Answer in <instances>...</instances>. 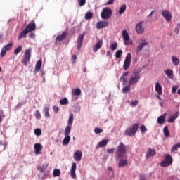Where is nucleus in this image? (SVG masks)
<instances>
[{
    "instance_id": "1",
    "label": "nucleus",
    "mask_w": 180,
    "mask_h": 180,
    "mask_svg": "<svg viewBox=\"0 0 180 180\" xmlns=\"http://www.w3.org/2000/svg\"><path fill=\"white\" fill-rule=\"evenodd\" d=\"M127 153V149H126V145L121 142L119 146L117 147V156L118 158H123V157L126 156Z\"/></svg>"
},
{
    "instance_id": "2",
    "label": "nucleus",
    "mask_w": 180,
    "mask_h": 180,
    "mask_svg": "<svg viewBox=\"0 0 180 180\" xmlns=\"http://www.w3.org/2000/svg\"><path fill=\"white\" fill-rule=\"evenodd\" d=\"M138 131L139 124H134L126 129L124 135L133 137L134 136H136V133H137Z\"/></svg>"
},
{
    "instance_id": "3",
    "label": "nucleus",
    "mask_w": 180,
    "mask_h": 180,
    "mask_svg": "<svg viewBox=\"0 0 180 180\" xmlns=\"http://www.w3.org/2000/svg\"><path fill=\"white\" fill-rule=\"evenodd\" d=\"M112 8H104L101 11V16L104 20L110 19L112 18Z\"/></svg>"
},
{
    "instance_id": "4",
    "label": "nucleus",
    "mask_w": 180,
    "mask_h": 180,
    "mask_svg": "<svg viewBox=\"0 0 180 180\" xmlns=\"http://www.w3.org/2000/svg\"><path fill=\"white\" fill-rule=\"evenodd\" d=\"M171 164H172V156H171L169 154H167L165 157V160L160 162V166L163 167L164 168H167V167H169Z\"/></svg>"
},
{
    "instance_id": "5",
    "label": "nucleus",
    "mask_w": 180,
    "mask_h": 180,
    "mask_svg": "<svg viewBox=\"0 0 180 180\" xmlns=\"http://www.w3.org/2000/svg\"><path fill=\"white\" fill-rule=\"evenodd\" d=\"M134 76H132L129 80V85L131 86V85H136L141 76L139 74V72H134Z\"/></svg>"
},
{
    "instance_id": "6",
    "label": "nucleus",
    "mask_w": 180,
    "mask_h": 180,
    "mask_svg": "<svg viewBox=\"0 0 180 180\" xmlns=\"http://www.w3.org/2000/svg\"><path fill=\"white\" fill-rule=\"evenodd\" d=\"M30 57H32V48H29L25 51L22 60V64H24V65H27V63L30 61Z\"/></svg>"
},
{
    "instance_id": "7",
    "label": "nucleus",
    "mask_w": 180,
    "mask_h": 180,
    "mask_svg": "<svg viewBox=\"0 0 180 180\" xmlns=\"http://www.w3.org/2000/svg\"><path fill=\"white\" fill-rule=\"evenodd\" d=\"M131 63V53H127L123 65V68L124 71H127V70H129V68H130Z\"/></svg>"
},
{
    "instance_id": "8",
    "label": "nucleus",
    "mask_w": 180,
    "mask_h": 180,
    "mask_svg": "<svg viewBox=\"0 0 180 180\" xmlns=\"http://www.w3.org/2000/svg\"><path fill=\"white\" fill-rule=\"evenodd\" d=\"M13 47V44L12 42H10L9 44L5 45L1 51V57H5V55L6 54V51L8 50H11Z\"/></svg>"
},
{
    "instance_id": "9",
    "label": "nucleus",
    "mask_w": 180,
    "mask_h": 180,
    "mask_svg": "<svg viewBox=\"0 0 180 180\" xmlns=\"http://www.w3.org/2000/svg\"><path fill=\"white\" fill-rule=\"evenodd\" d=\"M162 16L165 18L167 22H171V19H172V14H171V12L168 10H162Z\"/></svg>"
},
{
    "instance_id": "10",
    "label": "nucleus",
    "mask_w": 180,
    "mask_h": 180,
    "mask_svg": "<svg viewBox=\"0 0 180 180\" xmlns=\"http://www.w3.org/2000/svg\"><path fill=\"white\" fill-rule=\"evenodd\" d=\"M122 34L123 37L125 46L130 45V43L129 42L130 41V37L129 36V33L127 32V30H123Z\"/></svg>"
},
{
    "instance_id": "11",
    "label": "nucleus",
    "mask_w": 180,
    "mask_h": 180,
    "mask_svg": "<svg viewBox=\"0 0 180 180\" xmlns=\"http://www.w3.org/2000/svg\"><path fill=\"white\" fill-rule=\"evenodd\" d=\"M25 30L27 31L28 33L30 32H33L36 30V22L34 20H32L25 27Z\"/></svg>"
},
{
    "instance_id": "12",
    "label": "nucleus",
    "mask_w": 180,
    "mask_h": 180,
    "mask_svg": "<svg viewBox=\"0 0 180 180\" xmlns=\"http://www.w3.org/2000/svg\"><path fill=\"white\" fill-rule=\"evenodd\" d=\"M136 32L138 34H143L144 33V27H143V21L138 22L136 25Z\"/></svg>"
},
{
    "instance_id": "13",
    "label": "nucleus",
    "mask_w": 180,
    "mask_h": 180,
    "mask_svg": "<svg viewBox=\"0 0 180 180\" xmlns=\"http://www.w3.org/2000/svg\"><path fill=\"white\" fill-rule=\"evenodd\" d=\"M109 26V22L108 21H98L96 22V29H103V27H108Z\"/></svg>"
},
{
    "instance_id": "14",
    "label": "nucleus",
    "mask_w": 180,
    "mask_h": 180,
    "mask_svg": "<svg viewBox=\"0 0 180 180\" xmlns=\"http://www.w3.org/2000/svg\"><path fill=\"white\" fill-rule=\"evenodd\" d=\"M74 160L77 162H79L82 160V151L78 150L74 154Z\"/></svg>"
},
{
    "instance_id": "15",
    "label": "nucleus",
    "mask_w": 180,
    "mask_h": 180,
    "mask_svg": "<svg viewBox=\"0 0 180 180\" xmlns=\"http://www.w3.org/2000/svg\"><path fill=\"white\" fill-rule=\"evenodd\" d=\"M75 171H77V163L73 162L70 169V176L73 179H75V178H77V174H75Z\"/></svg>"
},
{
    "instance_id": "16",
    "label": "nucleus",
    "mask_w": 180,
    "mask_h": 180,
    "mask_svg": "<svg viewBox=\"0 0 180 180\" xmlns=\"http://www.w3.org/2000/svg\"><path fill=\"white\" fill-rule=\"evenodd\" d=\"M146 46H148V42L146 40H142L140 45L138 46L137 49H136V53H140L141 51H143V49Z\"/></svg>"
},
{
    "instance_id": "17",
    "label": "nucleus",
    "mask_w": 180,
    "mask_h": 180,
    "mask_svg": "<svg viewBox=\"0 0 180 180\" xmlns=\"http://www.w3.org/2000/svg\"><path fill=\"white\" fill-rule=\"evenodd\" d=\"M84 37H85V35H84V34L79 35L78 39H77V50H79V49H81V46H82V41H84Z\"/></svg>"
},
{
    "instance_id": "18",
    "label": "nucleus",
    "mask_w": 180,
    "mask_h": 180,
    "mask_svg": "<svg viewBox=\"0 0 180 180\" xmlns=\"http://www.w3.org/2000/svg\"><path fill=\"white\" fill-rule=\"evenodd\" d=\"M34 150L35 154H41V150H43V146L40 143H35L34 146Z\"/></svg>"
},
{
    "instance_id": "19",
    "label": "nucleus",
    "mask_w": 180,
    "mask_h": 180,
    "mask_svg": "<svg viewBox=\"0 0 180 180\" xmlns=\"http://www.w3.org/2000/svg\"><path fill=\"white\" fill-rule=\"evenodd\" d=\"M155 90L158 95H162V86L160 82H156Z\"/></svg>"
},
{
    "instance_id": "20",
    "label": "nucleus",
    "mask_w": 180,
    "mask_h": 180,
    "mask_svg": "<svg viewBox=\"0 0 180 180\" xmlns=\"http://www.w3.org/2000/svg\"><path fill=\"white\" fill-rule=\"evenodd\" d=\"M103 41L102 40H99L94 46H93V51L94 53H96V51H98L99 49L102 47Z\"/></svg>"
},
{
    "instance_id": "21",
    "label": "nucleus",
    "mask_w": 180,
    "mask_h": 180,
    "mask_svg": "<svg viewBox=\"0 0 180 180\" xmlns=\"http://www.w3.org/2000/svg\"><path fill=\"white\" fill-rule=\"evenodd\" d=\"M67 36H68V32L67 31L63 32L61 35H58L56 37V41H63Z\"/></svg>"
},
{
    "instance_id": "22",
    "label": "nucleus",
    "mask_w": 180,
    "mask_h": 180,
    "mask_svg": "<svg viewBox=\"0 0 180 180\" xmlns=\"http://www.w3.org/2000/svg\"><path fill=\"white\" fill-rule=\"evenodd\" d=\"M167 117V112H165L163 115H160L158 118V123L159 124H162L165 122V118Z\"/></svg>"
},
{
    "instance_id": "23",
    "label": "nucleus",
    "mask_w": 180,
    "mask_h": 180,
    "mask_svg": "<svg viewBox=\"0 0 180 180\" xmlns=\"http://www.w3.org/2000/svg\"><path fill=\"white\" fill-rule=\"evenodd\" d=\"M165 74L167 75V78L172 79L174 78V71L171 69H167L165 70Z\"/></svg>"
},
{
    "instance_id": "24",
    "label": "nucleus",
    "mask_w": 180,
    "mask_h": 180,
    "mask_svg": "<svg viewBox=\"0 0 180 180\" xmlns=\"http://www.w3.org/2000/svg\"><path fill=\"white\" fill-rule=\"evenodd\" d=\"M29 32L25 29L22 32H21L18 37V40H22V39H25L26 36H27V34Z\"/></svg>"
},
{
    "instance_id": "25",
    "label": "nucleus",
    "mask_w": 180,
    "mask_h": 180,
    "mask_svg": "<svg viewBox=\"0 0 180 180\" xmlns=\"http://www.w3.org/2000/svg\"><path fill=\"white\" fill-rule=\"evenodd\" d=\"M43 64V60H39L37 61L36 65H35V69L34 72H39L40 71V69L41 68V65Z\"/></svg>"
},
{
    "instance_id": "26",
    "label": "nucleus",
    "mask_w": 180,
    "mask_h": 180,
    "mask_svg": "<svg viewBox=\"0 0 180 180\" xmlns=\"http://www.w3.org/2000/svg\"><path fill=\"white\" fill-rule=\"evenodd\" d=\"M127 164H128L127 160L122 158V159H120V160L118 163V167L122 168V167L127 165Z\"/></svg>"
},
{
    "instance_id": "27",
    "label": "nucleus",
    "mask_w": 180,
    "mask_h": 180,
    "mask_svg": "<svg viewBox=\"0 0 180 180\" xmlns=\"http://www.w3.org/2000/svg\"><path fill=\"white\" fill-rule=\"evenodd\" d=\"M108 143H109V140L108 139L102 140L98 143V147L101 148H102V147H106V146H108Z\"/></svg>"
},
{
    "instance_id": "28",
    "label": "nucleus",
    "mask_w": 180,
    "mask_h": 180,
    "mask_svg": "<svg viewBox=\"0 0 180 180\" xmlns=\"http://www.w3.org/2000/svg\"><path fill=\"white\" fill-rule=\"evenodd\" d=\"M155 155V150L154 149H148L146 152V157L150 158V157H154Z\"/></svg>"
},
{
    "instance_id": "29",
    "label": "nucleus",
    "mask_w": 180,
    "mask_h": 180,
    "mask_svg": "<svg viewBox=\"0 0 180 180\" xmlns=\"http://www.w3.org/2000/svg\"><path fill=\"white\" fill-rule=\"evenodd\" d=\"M49 110H50V108L49 107H45L43 110V112L44 113V116L46 119H49L51 116Z\"/></svg>"
},
{
    "instance_id": "30",
    "label": "nucleus",
    "mask_w": 180,
    "mask_h": 180,
    "mask_svg": "<svg viewBox=\"0 0 180 180\" xmlns=\"http://www.w3.org/2000/svg\"><path fill=\"white\" fill-rule=\"evenodd\" d=\"M172 61L173 63V65H174L175 66L179 65V64H180L179 58H178L175 56H172Z\"/></svg>"
},
{
    "instance_id": "31",
    "label": "nucleus",
    "mask_w": 180,
    "mask_h": 180,
    "mask_svg": "<svg viewBox=\"0 0 180 180\" xmlns=\"http://www.w3.org/2000/svg\"><path fill=\"white\" fill-rule=\"evenodd\" d=\"M72 95H74V96H79V95H81V89L79 88L73 89L72 91Z\"/></svg>"
},
{
    "instance_id": "32",
    "label": "nucleus",
    "mask_w": 180,
    "mask_h": 180,
    "mask_svg": "<svg viewBox=\"0 0 180 180\" xmlns=\"http://www.w3.org/2000/svg\"><path fill=\"white\" fill-rule=\"evenodd\" d=\"M127 8V6L126 4H123L120 7L119 13L120 15H122V13H124L126 12V9Z\"/></svg>"
},
{
    "instance_id": "33",
    "label": "nucleus",
    "mask_w": 180,
    "mask_h": 180,
    "mask_svg": "<svg viewBox=\"0 0 180 180\" xmlns=\"http://www.w3.org/2000/svg\"><path fill=\"white\" fill-rule=\"evenodd\" d=\"M65 137L63 139V144L65 146H67L69 144L70 141H71V136H68V135H65Z\"/></svg>"
},
{
    "instance_id": "34",
    "label": "nucleus",
    "mask_w": 180,
    "mask_h": 180,
    "mask_svg": "<svg viewBox=\"0 0 180 180\" xmlns=\"http://www.w3.org/2000/svg\"><path fill=\"white\" fill-rule=\"evenodd\" d=\"M93 18H94V13L92 12H88L85 15V19L86 20H91V19H92Z\"/></svg>"
},
{
    "instance_id": "35",
    "label": "nucleus",
    "mask_w": 180,
    "mask_h": 180,
    "mask_svg": "<svg viewBox=\"0 0 180 180\" xmlns=\"http://www.w3.org/2000/svg\"><path fill=\"white\" fill-rule=\"evenodd\" d=\"M72 122H74V114L70 113L69 115L68 124H69V126H71L72 124Z\"/></svg>"
},
{
    "instance_id": "36",
    "label": "nucleus",
    "mask_w": 180,
    "mask_h": 180,
    "mask_svg": "<svg viewBox=\"0 0 180 180\" xmlns=\"http://www.w3.org/2000/svg\"><path fill=\"white\" fill-rule=\"evenodd\" d=\"M23 49V46L22 45L18 46L15 50H14V54L15 56H18L20 51H22V49Z\"/></svg>"
},
{
    "instance_id": "37",
    "label": "nucleus",
    "mask_w": 180,
    "mask_h": 180,
    "mask_svg": "<svg viewBox=\"0 0 180 180\" xmlns=\"http://www.w3.org/2000/svg\"><path fill=\"white\" fill-rule=\"evenodd\" d=\"M163 133L165 137H169V131L168 130V127L165 126L163 129Z\"/></svg>"
},
{
    "instance_id": "38",
    "label": "nucleus",
    "mask_w": 180,
    "mask_h": 180,
    "mask_svg": "<svg viewBox=\"0 0 180 180\" xmlns=\"http://www.w3.org/2000/svg\"><path fill=\"white\" fill-rule=\"evenodd\" d=\"M70 133H71V127L68 125L65 129V136H70Z\"/></svg>"
},
{
    "instance_id": "39",
    "label": "nucleus",
    "mask_w": 180,
    "mask_h": 180,
    "mask_svg": "<svg viewBox=\"0 0 180 180\" xmlns=\"http://www.w3.org/2000/svg\"><path fill=\"white\" fill-rule=\"evenodd\" d=\"M60 174H61V171H60V169H55L53 170V176H54V177L58 176Z\"/></svg>"
},
{
    "instance_id": "40",
    "label": "nucleus",
    "mask_w": 180,
    "mask_h": 180,
    "mask_svg": "<svg viewBox=\"0 0 180 180\" xmlns=\"http://www.w3.org/2000/svg\"><path fill=\"white\" fill-rule=\"evenodd\" d=\"M130 91V85L128 84L127 86L122 88V93L127 94Z\"/></svg>"
},
{
    "instance_id": "41",
    "label": "nucleus",
    "mask_w": 180,
    "mask_h": 180,
    "mask_svg": "<svg viewBox=\"0 0 180 180\" xmlns=\"http://www.w3.org/2000/svg\"><path fill=\"white\" fill-rule=\"evenodd\" d=\"M178 148H180V143H176L172 148L171 149L172 153H174V151H176Z\"/></svg>"
},
{
    "instance_id": "42",
    "label": "nucleus",
    "mask_w": 180,
    "mask_h": 180,
    "mask_svg": "<svg viewBox=\"0 0 180 180\" xmlns=\"http://www.w3.org/2000/svg\"><path fill=\"white\" fill-rule=\"evenodd\" d=\"M60 105H68V98H64L60 100Z\"/></svg>"
},
{
    "instance_id": "43",
    "label": "nucleus",
    "mask_w": 180,
    "mask_h": 180,
    "mask_svg": "<svg viewBox=\"0 0 180 180\" xmlns=\"http://www.w3.org/2000/svg\"><path fill=\"white\" fill-rule=\"evenodd\" d=\"M123 54V51L122 50H118L116 53H115V57L116 58H120L122 57V55Z\"/></svg>"
},
{
    "instance_id": "44",
    "label": "nucleus",
    "mask_w": 180,
    "mask_h": 180,
    "mask_svg": "<svg viewBox=\"0 0 180 180\" xmlns=\"http://www.w3.org/2000/svg\"><path fill=\"white\" fill-rule=\"evenodd\" d=\"M94 133H96V134H101V133H103V129L98 127L95 128Z\"/></svg>"
},
{
    "instance_id": "45",
    "label": "nucleus",
    "mask_w": 180,
    "mask_h": 180,
    "mask_svg": "<svg viewBox=\"0 0 180 180\" xmlns=\"http://www.w3.org/2000/svg\"><path fill=\"white\" fill-rule=\"evenodd\" d=\"M79 6H84L86 4V0H78Z\"/></svg>"
},
{
    "instance_id": "46",
    "label": "nucleus",
    "mask_w": 180,
    "mask_h": 180,
    "mask_svg": "<svg viewBox=\"0 0 180 180\" xmlns=\"http://www.w3.org/2000/svg\"><path fill=\"white\" fill-rule=\"evenodd\" d=\"M179 86L178 85L174 86L172 89V94H176V91L178 90Z\"/></svg>"
},
{
    "instance_id": "47",
    "label": "nucleus",
    "mask_w": 180,
    "mask_h": 180,
    "mask_svg": "<svg viewBox=\"0 0 180 180\" xmlns=\"http://www.w3.org/2000/svg\"><path fill=\"white\" fill-rule=\"evenodd\" d=\"M140 130H141V133L144 134V133H146V131H147V128L146 127V126L141 125L140 127Z\"/></svg>"
},
{
    "instance_id": "48",
    "label": "nucleus",
    "mask_w": 180,
    "mask_h": 180,
    "mask_svg": "<svg viewBox=\"0 0 180 180\" xmlns=\"http://www.w3.org/2000/svg\"><path fill=\"white\" fill-rule=\"evenodd\" d=\"M139 105V101L135 100L131 102L130 105L132 107L137 106Z\"/></svg>"
},
{
    "instance_id": "49",
    "label": "nucleus",
    "mask_w": 180,
    "mask_h": 180,
    "mask_svg": "<svg viewBox=\"0 0 180 180\" xmlns=\"http://www.w3.org/2000/svg\"><path fill=\"white\" fill-rule=\"evenodd\" d=\"M35 117L37 119H41V114H40V111L37 110L35 112Z\"/></svg>"
},
{
    "instance_id": "50",
    "label": "nucleus",
    "mask_w": 180,
    "mask_h": 180,
    "mask_svg": "<svg viewBox=\"0 0 180 180\" xmlns=\"http://www.w3.org/2000/svg\"><path fill=\"white\" fill-rule=\"evenodd\" d=\"M34 134H36V136H40L41 134V129H36L34 130Z\"/></svg>"
},
{
    "instance_id": "51",
    "label": "nucleus",
    "mask_w": 180,
    "mask_h": 180,
    "mask_svg": "<svg viewBox=\"0 0 180 180\" xmlns=\"http://www.w3.org/2000/svg\"><path fill=\"white\" fill-rule=\"evenodd\" d=\"M117 47V43H116V42H114V43L110 46V49H111V50H112V51L116 50Z\"/></svg>"
},
{
    "instance_id": "52",
    "label": "nucleus",
    "mask_w": 180,
    "mask_h": 180,
    "mask_svg": "<svg viewBox=\"0 0 180 180\" xmlns=\"http://www.w3.org/2000/svg\"><path fill=\"white\" fill-rule=\"evenodd\" d=\"M129 75V72H125L120 78V81H122L124 77H127Z\"/></svg>"
},
{
    "instance_id": "53",
    "label": "nucleus",
    "mask_w": 180,
    "mask_h": 180,
    "mask_svg": "<svg viewBox=\"0 0 180 180\" xmlns=\"http://www.w3.org/2000/svg\"><path fill=\"white\" fill-rule=\"evenodd\" d=\"M53 112H56V113H58V112H60V108L56 107V106H53Z\"/></svg>"
},
{
    "instance_id": "54",
    "label": "nucleus",
    "mask_w": 180,
    "mask_h": 180,
    "mask_svg": "<svg viewBox=\"0 0 180 180\" xmlns=\"http://www.w3.org/2000/svg\"><path fill=\"white\" fill-rule=\"evenodd\" d=\"M179 28H180V24L178 23L177 27L174 29V32H175V33H176V34H178V33H179Z\"/></svg>"
},
{
    "instance_id": "55",
    "label": "nucleus",
    "mask_w": 180,
    "mask_h": 180,
    "mask_svg": "<svg viewBox=\"0 0 180 180\" xmlns=\"http://www.w3.org/2000/svg\"><path fill=\"white\" fill-rule=\"evenodd\" d=\"M115 4V0H109L105 5H113Z\"/></svg>"
},
{
    "instance_id": "56",
    "label": "nucleus",
    "mask_w": 180,
    "mask_h": 180,
    "mask_svg": "<svg viewBox=\"0 0 180 180\" xmlns=\"http://www.w3.org/2000/svg\"><path fill=\"white\" fill-rule=\"evenodd\" d=\"M107 153L108 154H113V153H115V149L114 148L108 149Z\"/></svg>"
},
{
    "instance_id": "57",
    "label": "nucleus",
    "mask_w": 180,
    "mask_h": 180,
    "mask_svg": "<svg viewBox=\"0 0 180 180\" xmlns=\"http://www.w3.org/2000/svg\"><path fill=\"white\" fill-rule=\"evenodd\" d=\"M175 120L172 117V116H171L168 120L167 122H169V123H174V121Z\"/></svg>"
},
{
    "instance_id": "58",
    "label": "nucleus",
    "mask_w": 180,
    "mask_h": 180,
    "mask_svg": "<svg viewBox=\"0 0 180 180\" xmlns=\"http://www.w3.org/2000/svg\"><path fill=\"white\" fill-rule=\"evenodd\" d=\"M29 37L30 39H34V37H36V34L33 32H31L30 34H29Z\"/></svg>"
},
{
    "instance_id": "59",
    "label": "nucleus",
    "mask_w": 180,
    "mask_h": 180,
    "mask_svg": "<svg viewBox=\"0 0 180 180\" xmlns=\"http://www.w3.org/2000/svg\"><path fill=\"white\" fill-rule=\"evenodd\" d=\"M178 116H179V112H176L174 115H173L172 116V117L175 120V119H176L178 117Z\"/></svg>"
},
{
    "instance_id": "60",
    "label": "nucleus",
    "mask_w": 180,
    "mask_h": 180,
    "mask_svg": "<svg viewBox=\"0 0 180 180\" xmlns=\"http://www.w3.org/2000/svg\"><path fill=\"white\" fill-rule=\"evenodd\" d=\"M75 60H77V55H73L72 56V63H75Z\"/></svg>"
},
{
    "instance_id": "61",
    "label": "nucleus",
    "mask_w": 180,
    "mask_h": 180,
    "mask_svg": "<svg viewBox=\"0 0 180 180\" xmlns=\"http://www.w3.org/2000/svg\"><path fill=\"white\" fill-rule=\"evenodd\" d=\"M122 79L124 85H126L127 84V78L123 77Z\"/></svg>"
},
{
    "instance_id": "62",
    "label": "nucleus",
    "mask_w": 180,
    "mask_h": 180,
    "mask_svg": "<svg viewBox=\"0 0 180 180\" xmlns=\"http://www.w3.org/2000/svg\"><path fill=\"white\" fill-rule=\"evenodd\" d=\"M38 169H39V171H40V172H44V169L43 167H39L38 168Z\"/></svg>"
},
{
    "instance_id": "63",
    "label": "nucleus",
    "mask_w": 180,
    "mask_h": 180,
    "mask_svg": "<svg viewBox=\"0 0 180 180\" xmlns=\"http://www.w3.org/2000/svg\"><path fill=\"white\" fill-rule=\"evenodd\" d=\"M154 11H151L150 13L148 15V18H150V16H153V15H154Z\"/></svg>"
},
{
    "instance_id": "64",
    "label": "nucleus",
    "mask_w": 180,
    "mask_h": 180,
    "mask_svg": "<svg viewBox=\"0 0 180 180\" xmlns=\"http://www.w3.org/2000/svg\"><path fill=\"white\" fill-rule=\"evenodd\" d=\"M106 56H110V51H108L107 53H106Z\"/></svg>"
}]
</instances>
